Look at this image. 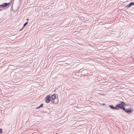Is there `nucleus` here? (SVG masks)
<instances>
[{"mask_svg": "<svg viewBox=\"0 0 134 134\" xmlns=\"http://www.w3.org/2000/svg\"><path fill=\"white\" fill-rule=\"evenodd\" d=\"M50 100L52 103L56 104L58 103V99L56 97V94H50L47 95L44 98V101L47 103H49Z\"/></svg>", "mask_w": 134, "mask_h": 134, "instance_id": "f257e3e1", "label": "nucleus"}, {"mask_svg": "<svg viewBox=\"0 0 134 134\" xmlns=\"http://www.w3.org/2000/svg\"><path fill=\"white\" fill-rule=\"evenodd\" d=\"M126 104L123 101H120L119 103L116 105V110H119L120 109L123 110Z\"/></svg>", "mask_w": 134, "mask_h": 134, "instance_id": "f03ea898", "label": "nucleus"}, {"mask_svg": "<svg viewBox=\"0 0 134 134\" xmlns=\"http://www.w3.org/2000/svg\"><path fill=\"white\" fill-rule=\"evenodd\" d=\"M125 112L129 114H130L132 113L133 110L130 108H127L126 109L124 108L123 110Z\"/></svg>", "mask_w": 134, "mask_h": 134, "instance_id": "7ed1b4c3", "label": "nucleus"}, {"mask_svg": "<svg viewBox=\"0 0 134 134\" xmlns=\"http://www.w3.org/2000/svg\"><path fill=\"white\" fill-rule=\"evenodd\" d=\"M10 6V3H4L2 4H0V8L9 7Z\"/></svg>", "mask_w": 134, "mask_h": 134, "instance_id": "20e7f679", "label": "nucleus"}, {"mask_svg": "<svg viewBox=\"0 0 134 134\" xmlns=\"http://www.w3.org/2000/svg\"><path fill=\"white\" fill-rule=\"evenodd\" d=\"M109 106L111 109L116 110V105L114 107L113 105H109Z\"/></svg>", "mask_w": 134, "mask_h": 134, "instance_id": "39448f33", "label": "nucleus"}, {"mask_svg": "<svg viewBox=\"0 0 134 134\" xmlns=\"http://www.w3.org/2000/svg\"><path fill=\"white\" fill-rule=\"evenodd\" d=\"M28 23V21L26 22L24 24L23 26V28H24L25 27L27 24Z\"/></svg>", "mask_w": 134, "mask_h": 134, "instance_id": "423d86ee", "label": "nucleus"}, {"mask_svg": "<svg viewBox=\"0 0 134 134\" xmlns=\"http://www.w3.org/2000/svg\"><path fill=\"white\" fill-rule=\"evenodd\" d=\"M130 4L131 5V6L134 5V2H130Z\"/></svg>", "mask_w": 134, "mask_h": 134, "instance_id": "0eeeda50", "label": "nucleus"}, {"mask_svg": "<svg viewBox=\"0 0 134 134\" xmlns=\"http://www.w3.org/2000/svg\"><path fill=\"white\" fill-rule=\"evenodd\" d=\"M3 130L2 128H0V134H2Z\"/></svg>", "mask_w": 134, "mask_h": 134, "instance_id": "6e6552de", "label": "nucleus"}, {"mask_svg": "<svg viewBox=\"0 0 134 134\" xmlns=\"http://www.w3.org/2000/svg\"><path fill=\"white\" fill-rule=\"evenodd\" d=\"M127 5V7L128 8H129L131 7V6L130 3L128 4Z\"/></svg>", "mask_w": 134, "mask_h": 134, "instance_id": "1a4fd4ad", "label": "nucleus"}, {"mask_svg": "<svg viewBox=\"0 0 134 134\" xmlns=\"http://www.w3.org/2000/svg\"><path fill=\"white\" fill-rule=\"evenodd\" d=\"M43 103H42L41 104V105H40L41 108H42L43 106Z\"/></svg>", "mask_w": 134, "mask_h": 134, "instance_id": "9d476101", "label": "nucleus"}, {"mask_svg": "<svg viewBox=\"0 0 134 134\" xmlns=\"http://www.w3.org/2000/svg\"><path fill=\"white\" fill-rule=\"evenodd\" d=\"M24 28H23V27L22 28H21V29L19 30V31H22V30H23V29H24Z\"/></svg>", "mask_w": 134, "mask_h": 134, "instance_id": "9b49d317", "label": "nucleus"}, {"mask_svg": "<svg viewBox=\"0 0 134 134\" xmlns=\"http://www.w3.org/2000/svg\"><path fill=\"white\" fill-rule=\"evenodd\" d=\"M41 108V107H40V106H39L38 107H37L36 108V109H38L39 108Z\"/></svg>", "mask_w": 134, "mask_h": 134, "instance_id": "f8f14e48", "label": "nucleus"}, {"mask_svg": "<svg viewBox=\"0 0 134 134\" xmlns=\"http://www.w3.org/2000/svg\"><path fill=\"white\" fill-rule=\"evenodd\" d=\"M127 5H126L125 6H124V8H127Z\"/></svg>", "mask_w": 134, "mask_h": 134, "instance_id": "ddd939ff", "label": "nucleus"}, {"mask_svg": "<svg viewBox=\"0 0 134 134\" xmlns=\"http://www.w3.org/2000/svg\"><path fill=\"white\" fill-rule=\"evenodd\" d=\"M106 104H105V103H102V105H105Z\"/></svg>", "mask_w": 134, "mask_h": 134, "instance_id": "4468645a", "label": "nucleus"}, {"mask_svg": "<svg viewBox=\"0 0 134 134\" xmlns=\"http://www.w3.org/2000/svg\"><path fill=\"white\" fill-rule=\"evenodd\" d=\"M100 94V95H103V94H102V93L101 94H100H100Z\"/></svg>", "mask_w": 134, "mask_h": 134, "instance_id": "2eb2a0df", "label": "nucleus"}, {"mask_svg": "<svg viewBox=\"0 0 134 134\" xmlns=\"http://www.w3.org/2000/svg\"><path fill=\"white\" fill-rule=\"evenodd\" d=\"M29 20V18H27V19H26V20H27V21L28 20Z\"/></svg>", "mask_w": 134, "mask_h": 134, "instance_id": "dca6fc26", "label": "nucleus"}, {"mask_svg": "<svg viewBox=\"0 0 134 134\" xmlns=\"http://www.w3.org/2000/svg\"><path fill=\"white\" fill-rule=\"evenodd\" d=\"M2 9H0V11H1L2 10Z\"/></svg>", "mask_w": 134, "mask_h": 134, "instance_id": "f3484780", "label": "nucleus"}, {"mask_svg": "<svg viewBox=\"0 0 134 134\" xmlns=\"http://www.w3.org/2000/svg\"><path fill=\"white\" fill-rule=\"evenodd\" d=\"M55 90H56V89H55V90H54V91H55Z\"/></svg>", "mask_w": 134, "mask_h": 134, "instance_id": "a211bd4d", "label": "nucleus"}, {"mask_svg": "<svg viewBox=\"0 0 134 134\" xmlns=\"http://www.w3.org/2000/svg\"><path fill=\"white\" fill-rule=\"evenodd\" d=\"M20 1V0H19Z\"/></svg>", "mask_w": 134, "mask_h": 134, "instance_id": "6ab92c4d", "label": "nucleus"}]
</instances>
